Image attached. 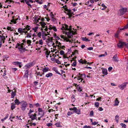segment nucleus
Masks as SVG:
<instances>
[{
	"label": "nucleus",
	"instance_id": "63",
	"mask_svg": "<svg viewBox=\"0 0 128 128\" xmlns=\"http://www.w3.org/2000/svg\"><path fill=\"white\" fill-rule=\"evenodd\" d=\"M33 105L34 106H36L38 107V106H39V104L38 103H36V104H34Z\"/></svg>",
	"mask_w": 128,
	"mask_h": 128
},
{
	"label": "nucleus",
	"instance_id": "20",
	"mask_svg": "<svg viewBox=\"0 0 128 128\" xmlns=\"http://www.w3.org/2000/svg\"><path fill=\"white\" fill-rule=\"evenodd\" d=\"M115 103L114 104V106H118L119 102L118 101V98H116L115 101Z\"/></svg>",
	"mask_w": 128,
	"mask_h": 128
},
{
	"label": "nucleus",
	"instance_id": "34",
	"mask_svg": "<svg viewBox=\"0 0 128 128\" xmlns=\"http://www.w3.org/2000/svg\"><path fill=\"white\" fill-rule=\"evenodd\" d=\"M54 37L55 38L56 40H59L60 39V38L56 35V34H54Z\"/></svg>",
	"mask_w": 128,
	"mask_h": 128
},
{
	"label": "nucleus",
	"instance_id": "11",
	"mask_svg": "<svg viewBox=\"0 0 128 128\" xmlns=\"http://www.w3.org/2000/svg\"><path fill=\"white\" fill-rule=\"evenodd\" d=\"M125 45V42H119L117 44V46L120 48H121L123 47Z\"/></svg>",
	"mask_w": 128,
	"mask_h": 128
},
{
	"label": "nucleus",
	"instance_id": "30",
	"mask_svg": "<svg viewBox=\"0 0 128 128\" xmlns=\"http://www.w3.org/2000/svg\"><path fill=\"white\" fill-rule=\"evenodd\" d=\"M37 26L35 27L34 28H32V30H34V32H36L37 31V29L38 28V24H37Z\"/></svg>",
	"mask_w": 128,
	"mask_h": 128
},
{
	"label": "nucleus",
	"instance_id": "64",
	"mask_svg": "<svg viewBox=\"0 0 128 128\" xmlns=\"http://www.w3.org/2000/svg\"><path fill=\"white\" fill-rule=\"evenodd\" d=\"M7 29L8 30H12V28L8 26L7 28Z\"/></svg>",
	"mask_w": 128,
	"mask_h": 128
},
{
	"label": "nucleus",
	"instance_id": "52",
	"mask_svg": "<svg viewBox=\"0 0 128 128\" xmlns=\"http://www.w3.org/2000/svg\"><path fill=\"white\" fill-rule=\"evenodd\" d=\"M12 2V0H6V2H8V3Z\"/></svg>",
	"mask_w": 128,
	"mask_h": 128
},
{
	"label": "nucleus",
	"instance_id": "6",
	"mask_svg": "<svg viewBox=\"0 0 128 128\" xmlns=\"http://www.w3.org/2000/svg\"><path fill=\"white\" fill-rule=\"evenodd\" d=\"M21 109L22 110L24 111L26 109L27 106V103L26 102L22 101L21 102Z\"/></svg>",
	"mask_w": 128,
	"mask_h": 128
},
{
	"label": "nucleus",
	"instance_id": "61",
	"mask_svg": "<svg viewBox=\"0 0 128 128\" xmlns=\"http://www.w3.org/2000/svg\"><path fill=\"white\" fill-rule=\"evenodd\" d=\"M126 27H127V26H125L123 28H120V30H124V29H126V28H126Z\"/></svg>",
	"mask_w": 128,
	"mask_h": 128
},
{
	"label": "nucleus",
	"instance_id": "49",
	"mask_svg": "<svg viewBox=\"0 0 128 128\" xmlns=\"http://www.w3.org/2000/svg\"><path fill=\"white\" fill-rule=\"evenodd\" d=\"M98 123V122H92V124L93 125H95Z\"/></svg>",
	"mask_w": 128,
	"mask_h": 128
},
{
	"label": "nucleus",
	"instance_id": "3",
	"mask_svg": "<svg viewBox=\"0 0 128 128\" xmlns=\"http://www.w3.org/2000/svg\"><path fill=\"white\" fill-rule=\"evenodd\" d=\"M31 27L27 25L24 28H20L18 29V32L21 33L22 34H23V33H24L25 34H26L27 32L26 30H30Z\"/></svg>",
	"mask_w": 128,
	"mask_h": 128
},
{
	"label": "nucleus",
	"instance_id": "53",
	"mask_svg": "<svg viewBox=\"0 0 128 128\" xmlns=\"http://www.w3.org/2000/svg\"><path fill=\"white\" fill-rule=\"evenodd\" d=\"M17 70L16 68H12V70L14 71H16Z\"/></svg>",
	"mask_w": 128,
	"mask_h": 128
},
{
	"label": "nucleus",
	"instance_id": "55",
	"mask_svg": "<svg viewBox=\"0 0 128 128\" xmlns=\"http://www.w3.org/2000/svg\"><path fill=\"white\" fill-rule=\"evenodd\" d=\"M50 32H47L46 33H45L44 34V35L45 36H47L48 35H49L50 34L48 33Z\"/></svg>",
	"mask_w": 128,
	"mask_h": 128
},
{
	"label": "nucleus",
	"instance_id": "9",
	"mask_svg": "<svg viewBox=\"0 0 128 128\" xmlns=\"http://www.w3.org/2000/svg\"><path fill=\"white\" fill-rule=\"evenodd\" d=\"M41 26H42V27L43 28H44L45 27L46 28L44 29L46 31H48V28L47 26H45V25L46 24L44 22H40L39 23Z\"/></svg>",
	"mask_w": 128,
	"mask_h": 128
},
{
	"label": "nucleus",
	"instance_id": "41",
	"mask_svg": "<svg viewBox=\"0 0 128 128\" xmlns=\"http://www.w3.org/2000/svg\"><path fill=\"white\" fill-rule=\"evenodd\" d=\"M52 41L50 42H48L47 43L48 45L50 46H52Z\"/></svg>",
	"mask_w": 128,
	"mask_h": 128
},
{
	"label": "nucleus",
	"instance_id": "10",
	"mask_svg": "<svg viewBox=\"0 0 128 128\" xmlns=\"http://www.w3.org/2000/svg\"><path fill=\"white\" fill-rule=\"evenodd\" d=\"M66 11L67 12V14L68 15L69 18L71 17L73 14V13L72 12L71 10L67 9L66 10Z\"/></svg>",
	"mask_w": 128,
	"mask_h": 128
},
{
	"label": "nucleus",
	"instance_id": "38",
	"mask_svg": "<svg viewBox=\"0 0 128 128\" xmlns=\"http://www.w3.org/2000/svg\"><path fill=\"white\" fill-rule=\"evenodd\" d=\"M81 63L82 64H88L89 63V62H88L86 60H84L82 61L81 62Z\"/></svg>",
	"mask_w": 128,
	"mask_h": 128
},
{
	"label": "nucleus",
	"instance_id": "62",
	"mask_svg": "<svg viewBox=\"0 0 128 128\" xmlns=\"http://www.w3.org/2000/svg\"><path fill=\"white\" fill-rule=\"evenodd\" d=\"M50 15L52 18H54V14H52V12H51L50 14Z\"/></svg>",
	"mask_w": 128,
	"mask_h": 128
},
{
	"label": "nucleus",
	"instance_id": "5",
	"mask_svg": "<svg viewBox=\"0 0 128 128\" xmlns=\"http://www.w3.org/2000/svg\"><path fill=\"white\" fill-rule=\"evenodd\" d=\"M30 67H31V66L30 64H27L24 66V68L26 69L24 70L25 73V74L24 75V77L28 78V70H27V69Z\"/></svg>",
	"mask_w": 128,
	"mask_h": 128
},
{
	"label": "nucleus",
	"instance_id": "27",
	"mask_svg": "<svg viewBox=\"0 0 128 128\" xmlns=\"http://www.w3.org/2000/svg\"><path fill=\"white\" fill-rule=\"evenodd\" d=\"M11 108L12 110H13L15 108V104L14 103H12L11 104Z\"/></svg>",
	"mask_w": 128,
	"mask_h": 128
},
{
	"label": "nucleus",
	"instance_id": "31",
	"mask_svg": "<svg viewBox=\"0 0 128 128\" xmlns=\"http://www.w3.org/2000/svg\"><path fill=\"white\" fill-rule=\"evenodd\" d=\"M14 102L16 104L18 105H19L20 103L18 99H16Z\"/></svg>",
	"mask_w": 128,
	"mask_h": 128
},
{
	"label": "nucleus",
	"instance_id": "47",
	"mask_svg": "<svg viewBox=\"0 0 128 128\" xmlns=\"http://www.w3.org/2000/svg\"><path fill=\"white\" fill-rule=\"evenodd\" d=\"M32 125V124L31 123H30V124H27L26 126L28 128H29V126H31Z\"/></svg>",
	"mask_w": 128,
	"mask_h": 128
},
{
	"label": "nucleus",
	"instance_id": "45",
	"mask_svg": "<svg viewBox=\"0 0 128 128\" xmlns=\"http://www.w3.org/2000/svg\"><path fill=\"white\" fill-rule=\"evenodd\" d=\"M76 65V61L72 63V66H75Z\"/></svg>",
	"mask_w": 128,
	"mask_h": 128
},
{
	"label": "nucleus",
	"instance_id": "56",
	"mask_svg": "<svg viewBox=\"0 0 128 128\" xmlns=\"http://www.w3.org/2000/svg\"><path fill=\"white\" fill-rule=\"evenodd\" d=\"M112 69V67H110L108 68V70L109 72H110L111 70Z\"/></svg>",
	"mask_w": 128,
	"mask_h": 128
},
{
	"label": "nucleus",
	"instance_id": "54",
	"mask_svg": "<svg viewBox=\"0 0 128 128\" xmlns=\"http://www.w3.org/2000/svg\"><path fill=\"white\" fill-rule=\"evenodd\" d=\"M52 125V124L51 123H47L46 124V125L48 126H51Z\"/></svg>",
	"mask_w": 128,
	"mask_h": 128
},
{
	"label": "nucleus",
	"instance_id": "29",
	"mask_svg": "<svg viewBox=\"0 0 128 128\" xmlns=\"http://www.w3.org/2000/svg\"><path fill=\"white\" fill-rule=\"evenodd\" d=\"M55 43L56 44V45L57 46H61V44L60 42H59L58 41L56 40V41Z\"/></svg>",
	"mask_w": 128,
	"mask_h": 128
},
{
	"label": "nucleus",
	"instance_id": "36",
	"mask_svg": "<svg viewBox=\"0 0 128 128\" xmlns=\"http://www.w3.org/2000/svg\"><path fill=\"white\" fill-rule=\"evenodd\" d=\"M8 58L9 56L8 55H6L3 56V58H4V59H6V60H7V58Z\"/></svg>",
	"mask_w": 128,
	"mask_h": 128
},
{
	"label": "nucleus",
	"instance_id": "15",
	"mask_svg": "<svg viewBox=\"0 0 128 128\" xmlns=\"http://www.w3.org/2000/svg\"><path fill=\"white\" fill-rule=\"evenodd\" d=\"M50 30H51L52 29H53L54 31H56L57 30L56 28L54 26H52L51 25L49 26V28H48Z\"/></svg>",
	"mask_w": 128,
	"mask_h": 128
},
{
	"label": "nucleus",
	"instance_id": "24",
	"mask_svg": "<svg viewBox=\"0 0 128 128\" xmlns=\"http://www.w3.org/2000/svg\"><path fill=\"white\" fill-rule=\"evenodd\" d=\"M49 68L48 67H46L44 68L42 70V71L44 72H46L48 71Z\"/></svg>",
	"mask_w": 128,
	"mask_h": 128
},
{
	"label": "nucleus",
	"instance_id": "60",
	"mask_svg": "<svg viewBox=\"0 0 128 128\" xmlns=\"http://www.w3.org/2000/svg\"><path fill=\"white\" fill-rule=\"evenodd\" d=\"M93 49V48L92 47H90L88 48H87V49L89 50H92Z\"/></svg>",
	"mask_w": 128,
	"mask_h": 128
},
{
	"label": "nucleus",
	"instance_id": "26",
	"mask_svg": "<svg viewBox=\"0 0 128 128\" xmlns=\"http://www.w3.org/2000/svg\"><path fill=\"white\" fill-rule=\"evenodd\" d=\"M53 75L51 73H49L46 74V76L47 78H49L52 76Z\"/></svg>",
	"mask_w": 128,
	"mask_h": 128
},
{
	"label": "nucleus",
	"instance_id": "33",
	"mask_svg": "<svg viewBox=\"0 0 128 128\" xmlns=\"http://www.w3.org/2000/svg\"><path fill=\"white\" fill-rule=\"evenodd\" d=\"M32 96L31 95H30L28 94V99L30 101H32Z\"/></svg>",
	"mask_w": 128,
	"mask_h": 128
},
{
	"label": "nucleus",
	"instance_id": "50",
	"mask_svg": "<svg viewBox=\"0 0 128 128\" xmlns=\"http://www.w3.org/2000/svg\"><path fill=\"white\" fill-rule=\"evenodd\" d=\"M36 34H37L38 36V37H40L41 36V33L40 32H39L38 33L37 32H36Z\"/></svg>",
	"mask_w": 128,
	"mask_h": 128
},
{
	"label": "nucleus",
	"instance_id": "16",
	"mask_svg": "<svg viewBox=\"0 0 128 128\" xmlns=\"http://www.w3.org/2000/svg\"><path fill=\"white\" fill-rule=\"evenodd\" d=\"M113 59V61L116 62H118V57L117 54L114 55L112 58Z\"/></svg>",
	"mask_w": 128,
	"mask_h": 128
},
{
	"label": "nucleus",
	"instance_id": "14",
	"mask_svg": "<svg viewBox=\"0 0 128 128\" xmlns=\"http://www.w3.org/2000/svg\"><path fill=\"white\" fill-rule=\"evenodd\" d=\"M26 3L30 8L32 7L31 5L30 4V2L32 3V0H25Z\"/></svg>",
	"mask_w": 128,
	"mask_h": 128
},
{
	"label": "nucleus",
	"instance_id": "42",
	"mask_svg": "<svg viewBox=\"0 0 128 128\" xmlns=\"http://www.w3.org/2000/svg\"><path fill=\"white\" fill-rule=\"evenodd\" d=\"M13 64H14L15 65H20V63L19 62H13Z\"/></svg>",
	"mask_w": 128,
	"mask_h": 128
},
{
	"label": "nucleus",
	"instance_id": "21",
	"mask_svg": "<svg viewBox=\"0 0 128 128\" xmlns=\"http://www.w3.org/2000/svg\"><path fill=\"white\" fill-rule=\"evenodd\" d=\"M60 122H58L55 124V125L57 127H62V126L60 124Z\"/></svg>",
	"mask_w": 128,
	"mask_h": 128
},
{
	"label": "nucleus",
	"instance_id": "8",
	"mask_svg": "<svg viewBox=\"0 0 128 128\" xmlns=\"http://www.w3.org/2000/svg\"><path fill=\"white\" fill-rule=\"evenodd\" d=\"M128 83V82H124L121 85L118 86L121 90H123L126 87V84Z\"/></svg>",
	"mask_w": 128,
	"mask_h": 128
},
{
	"label": "nucleus",
	"instance_id": "17",
	"mask_svg": "<svg viewBox=\"0 0 128 128\" xmlns=\"http://www.w3.org/2000/svg\"><path fill=\"white\" fill-rule=\"evenodd\" d=\"M38 111L39 112L38 114H40V112H41V115L42 116L44 115V111L42 110V108H39L38 109Z\"/></svg>",
	"mask_w": 128,
	"mask_h": 128
},
{
	"label": "nucleus",
	"instance_id": "48",
	"mask_svg": "<svg viewBox=\"0 0 128 128\" xmlns=\"http://www.w3.org/2000/svg\"><path fill=\"white\" fill-rule=\"evenodd\" d=\"M94 114V112L93 110L91 111L90 112V116H93Z\"/></svg>",
	"mask_w": 128,
	"mask_h": 128
},
{
	"label": "nucleus",
	"instance_id": "32",
	"mask_svg": "<svg viewBox=\"0 0 128 128\" xmlns=\"http://www.w3.org/2000/svg\"><path fill=\"white\" fill-rule=\"evenodd\" d=\"M75 112V113L78 114H80V110L79 109H77Z\"/></svg>",
	"mask_w": 128,
	"mask_h": 128
},
{
	"label": "nucleus",
	"instance_id": "43",
	"mask_svg": "<svg viewBox=\"0 0 128 128\" xmlns=\"http://www.w3.org/2000/svg\"><path fill=\"white\" fill-rule=\"evenodd\" d=\"M50 53V51H48V50H47L46 51V54L48 56L49 55Z\"/></svg>",
	"mask_w": 128,
	"mask_h": 128
},
{
	"label": "nucleus",
	"instance_id": "25",
	"mask_svg": "<svg viewBox=\"0 0 128 128\" xmlns=\"http://www.w3.org/2000/svg\"><path fill=\"white\" fill-rule=\"evenodd\" d=\"M53 40V38H50L47 39L46 40V42H47V43H48V42H50L52 41H53L52 40Z\"/></svg>",
	"mask_w": 128,
	"mask_h": 128
},
{
	"label": "nucleus",
	"instance_id": "37",
	"mask_svg": "<svg viewBox=\"0 0 128 128\" xmlns=\"http://www.w3.org/2000/svg\"><path fill=\"white\" fill-rule=\"evenodd\" d=\"M95 106L96 107L98 108L99 106V103L98 102H95Z\"/></svg>",
	"mask_w": 128,
	"mask_h": 128
},
{
	"label": "nucleus",
	"instance_id": "40",
	"mask_svg": "<svg viewBox=\"0 0 128 128\" xmlns=\"http://www.w3.org/2000/svg\"><path fill=\"white\" fill-rule=\"evenodd\" d=\"M120 125L124 128H126V124L123 123H121L120 124Z\"/></svg>",
	"mask_w": 128,
	"mask_h": 128
},
{
	"label": "nucleus",
	"instance_id": "4",
	"mask_svg": "<svg viewBox=\"0 0 128 128\" xmlns=\"http://www.w3.org/2000/svg\"><path fill=\"white\" fill-rule=\"evenodd\" d=\"M128 10V8H122L120 9L118 12V14L119 15L121 16L124 14Z\"/></svg>",
	"mask_w": 128,
	"mask_h": 128
},
{
	"label": "nucleus",
	"instance_id": "19",
	"mask_svg": "<svg viewBox=\"0 0 128 128\" xmlns=\"http://www.w3.org/2000/svg\"><path fill=\"white\" fill-rule=\"evenodd\" d=\"M102 74L106 75L108 74L107 70L106 69L104 68L102 70Z\"/></svg>",
	"mask_w": 128,
	"mask_h": 128
},
{
	"label": "nucleus",
	"instance_id": "35",
	"mask_svg": "<svg viewBox=\"0 0 128 128\" xmlns=\"http://www.w3.org/2000/svg\"><path fill=\"white\" fill-rule=\"evenodd\" d=\"M82 40H83L85 41H86L87 42V41H89L90 40H89L88 39L86 38V37H83L82 38Z\"/></svg>",
	"mask_w": 128,
	"mask_h": 128
},
{
	"label": "nucleus",
	"instance_id": "28",
	"mask_svg": "<svg viewBox=\"0 0 128 128\" xmlns=\"http://www.w3.org/2000/svg\"><path fill=\"white\" fill-rule=\"evenodd\" d=\"M119 119V116L118 115H116L115 117L114 120H116L117 123L118 122V120Z\"/></svg>",
	"mask_w": 128,
	"mask_h": 128
},
{
	"label": "nucleus",
	"instance_id": "12",
	"mask_svg": "<svg viewBox=\"0 0 128 128\" xmlns=\"http://www.w3.org/2000/svg\"><path fill=\"white\" fill-rule=\"evenodd\" d=\"M29 30H26V32H27L26 34H27V35L26 36L27 38H30L31 37L32 35V34L31 32L32 31L30 30V31H29V32H28V31Z\"/></svg>",
	"mask_w": 128,
	"mask_h": 128
},
{
	"label": "nucleus",
	"instance_id": "7",
	"mask_svg": "<svg viewBox=\"0 0 128 128\" xmlns=\"http://www.w3.org/2000/svg\"><path fill=\"white\" fill-rule=\"evenodd\" d=\"M38 17L39 16H38L35 15L34 17L33 18L34 19V20H33V23L35 24L39 22V20H40V18H39Z\"/></svg>",
	"mask_w": 128,
	"mask_h": 128
},
{
	"label": "nucleus",
	"instance_id": "2",
	"mask_svg": "<svg viewBox=\"0 0 128 128\" xmlns=\"http://www.w3.org/2000/svg\"><path fill=\"white\" fill-rule=\"evenodd\" d=\"M71 28V26H69L68 29L67 31L65 32V34L67 35L68 38H72V35L75 34H76V32H74L72 30V29Z\"/></svg>",
	"mask_w": 128,
	"mask_h": 128
},
{
	"label": "nucleus",
	"instance_id": "44",
	"mask_svg": "<svg viewBox=\"0 0 128 128\" xmlns=\"http://www.w3.org/2000/svg\"><path fill=\"white\" fill-rule=\"evenodd\" d=\"M40 74V72H36L35 73V74L37 76H42V75L41 74Z\"/></svg>",
	"mask_w": 128,
	"mask_h": 128
},
{
	"label": "nucleus",
	"instance_id": "23",
	"mask_svg": "<svg viewBox=\"0 0 128 128\" xmlns=\"http://www.w3.org/2000/svg\"><path fill=\"white\" fill-rule=\"evenodd\" d=\"M38 43L39 44L41 45H42L43 44V41L42 40H40L39 41H38L36 42V44Z\"/></svg>",
	"mask_w": 128,
	"mask_h": 128
},
{
	"label": "nucleus",
	"instance_id": "1",
	"mask_svg": "<svg viewBox=\"0 0 128 128\" xmlns=\"http://www.w3.org/2000/svg\"><path fill=\"white\" fill-rule=\"evenodd\" d=\"M22 42V43L20 44H18V48L19 49V50L21 52H23L25 51L26 48H25L24 47V46H26V44H28V46L31 45L30 44L31 43V41L30 40H28L26 42L25 40H23Z\"/></svg>",
	"mask_w": 128,
	"mask_h": 128
},
{
	"label": "nucleus",
	"instance_id": "59",
	"mask_svg": "<svg viewBox=\"0 0 128 128\" xmlns=\"http://www.w3.org/2000/svg\"><path fill=\"white\" fill-rule=\"evenodd\" d=\"M72 112H68L67 113V114L68 116H70V115L72 114Z\"/></svg>",
	"mask_w": 128,
	"mask_h": 128
},
{
	"label": "nucleus",
	"instance_id": "13",
	"mask_svg": "<svg viewBox=\"0 0 128 128\" xmlns=\"http://www.w3.org/2000/svg\"><path fill=\"white\" fill-rule=\"evenodd\" d=\"M68 28H68V26L66 24H65L62 26L61 29L63 30H64L65 31H67L68 29Z\"/></svg>",
	"mask_w": 128,
	"mask_h": 128
},
{
	"label": "nucleus",
	"instance_id": "18",
	"mask_svg": "<svg viewBox=\"0 0 128 128\" xmlns=\"http://www.w3.org/2000/svg\"><path fill=\"white\" fill-rule=\"evenodd\" d=\"M74 79L76 78L77 79V80L78 82H79H79H82V81L83 80V79L82 78H80L78 76V77H75L74 78Z\"/></svg>",
	"mask_w": 128,
	"mask_h": 128
},
{
	"label": "nucleus",
	"instance_id": "51",
	"mask_svg": "<svg viewBox=\"0 0 128 128\" xmlns=\"http://www.w3.org/2000/svg\"><path fill=\"white\" fill-rule=\"evenodd\" d=\"M60 53L61 55H63L64 54V52L62 50L60 51Z\"/></svg>",
	"mask_w": 128,
	"mask_h": 128
},
{
	"label": "nucleus",
	"instance_id": "57",
	"mask_svg": "<svg viewBox=\"0 0 128 128\" xmlns=\"http://www.w3.org/2000/svg\"><path fill=\"white\" fill-rule=\"evenodd\" d=\"M9 116V115L8 114H6L5 116V117L4 118V120H6L7 118H8V117Z\"/></svg>",
	"mask_w": 128,
	"mask_h": 128
},
{
	"label": "nucleus",
	"instance_id": "22",
	"mask_svg": "<svg viewBox=\"0 0 128 128\" xmlns=\"http://www.w3.org/2000/svg\"><path fill=\"white\" fill-rule=\"evenodd\" d=\"M32 112V110L30 109V110L28 114L30 118H31V120H32V115L31 114Z\"/></svg>",
	"mask_w": 128,
	"mask_h": 128
},
{
	"label": "nucleus",
	"instance_id": "46",
	"mask_svg": "<svg viewBox=\"0 0 128 128\" xmlns=\"http://www.w3.org/2000/svg\"><path fill=\"white\" fill-rule=\"evenodd\" d=\"M10 22H13L14 24H16L17 22H16V21H15L14 19H13Z\"/></svg>",
	"mask_w": 128,
	"mask_h": 128
},
{
	"label": "nucleus",
	"instance_id": "58",
	"mask_svg": "<svg viewBox=\"0 0 128 128\" xmlns=\"http://www.w3.org/2000/svg\"><path fill=\"white\" fill-rule=\"evenodd\" d=\"M11 95H13L14 96H15L16 95V93L14 92H12L11 93Z\"/></svg>",
	"mask_w": 128,
	"mask_h": 128
},
{
	"label": "nucleus",
	"instance_id": "39",
	"mask_svg": "<svg viewBox=\"0 0 128 128\" xmlns=\"http://www.w3.org/2000/svg\"><path fill=\"white\" fill-rule=\"evenodd\" d=\"M36 114H34L33 115H32V120L35 119H36Z\"/></svg>",
	"mask_w": 128,
	"mask_h": 128
}]
</instances>
